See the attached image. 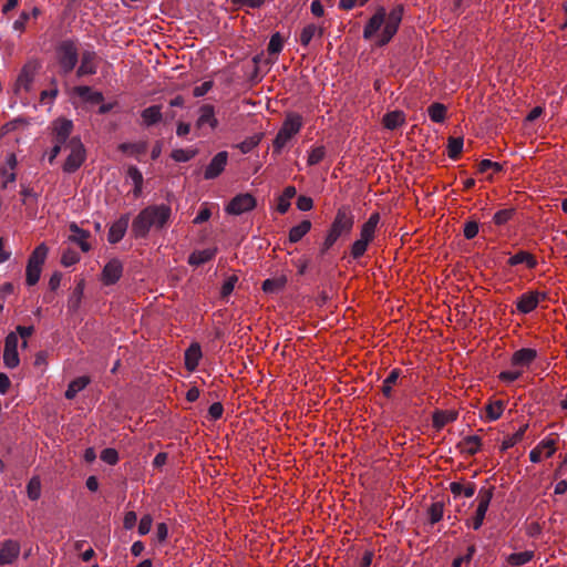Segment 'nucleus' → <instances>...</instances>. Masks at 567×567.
I'll return each mask as SVG.
<instances>
[{"instance_id":"obj_1","label":"nucleus","mask_w":567,"mask_h":567,"mask_svg":"<svg viewBox=\"0 0 567 567\" xmlns=\"http://www.w3.org/2000/svg\"><path fill=\"white\" fill-rule=\"evenodd\" d=\"M404 14L403 4L394 6L389 12L384 7H378L363 29V39L375 38L378 47H384L391 42L396 34Z\"/></svg>"},{"instance_id":"obj_2","label":"nucleus","mask_w":567,"mask_h":567,"mask_svg":"<svg viewBox=\"0 0 567 567\" xmlns=\"http://www.w3.org/2000/svg\"><path fill=\"white\" fill-rule=\"evenodd\" d=\"M302 127V117L297 113H288L282 126L272 142V154L279 155L288 143Z\"/></svg>"},{"instance_id":"obj_3","label":"nucleus","mask_w":567,"mask_h":567,"mask_svg":"<svg viewBox=\"0 0 567 567\" xmlns=\"http://www.w3.org/2000/svg\"><path fill=\"white\" fill-rule=\"evenodd\" d=\"M55 51L61 73L64 75L71 73L79 61L76 41L72 39L62 40L56 45Z\"/></svg>"},{"instance_id":"obj_4","label":"nucleus","mask_w":567,"mask_h":567,"mask_svg":"<svg viewBox=\"0 0 567 567\" xmlns=\"http://www.w3.org/2000/svg\"><path fill=\"white\" fill-rule=\"evenodd\" d=\"M354 225V215L349 206H341L334 216V219L327 233L330 237L338 240L343 236L351 234Z\"/></svg>"},{"instance_id":"obj_5","label":"nucleus","mask_w":567,"mask_h":567,"mask_svg":"<svg viewBox=\"0 0 567 567\" xmlns=\"http://www.w3.org/2000/svg\"><path fill=\"white\" fill-rule=\"evenodd\" d=\"M48 255V247L45 244H40L35 249L32 251L28 259L27 265V284L28 286H34L41 276L42 265L45 261Z\"/></svg>"},{"instance_id":"obj_6","label":"nucleus","mask_w":567,"mask_h":567,"mask_svg":"<svg viewBox=\"0 0 567 567\" xmlns=\"http://www.w3.org/2000/svg\"><path fill=\"white\" fill-rule=\"evenodd\" d=\"M70 154L63 164V171L68 174L76 172L86 158V151L79 137H71L68 143Z\"/></svg>"},{"instance_id":"obj_7","label":"nucleus","mask_w":567,"mask_h":567,"mask_svg":"<svg viewBox=\"0 0 567 567\" xmlns=\"http://www.w3.org/2000/svg\"><path fill=\"white\" fill-rule=\"evenodd\" d=\"M494 495V487H482L477 495L478 505L472 522V527L477 530L482 527L486 512Z\"/></svg>"},{"instance_id":"obj_8","label":"nucleus","mask_w":567,"mask_h":567,"mask_svg":"<svg viewBox=\"0 0 567 567\" xmlns=\"http://www.w3.org/2000/svg\"><path fill=\"white\" fill-rule=\"evenodd\" d=\"M257 205L256 198L249 194L236 195L226 206L225 210L229 215H241L244 213L252 210Z\"/></svg>"},{"instance_id":"obj_9","label":"nucleus","mask_w":567,"mask_h":567,"mask_svg":"<svg viewBox=\"0 0 567 567\" xmlns=\"http://www.w3.org/2000/svg\"><path fill=\"white\" fill-rule=\"evenodd\" d=\"M150 212V224L155 230L165 228L172 216V208L168 205H150L146 207Z\"/></svg>"},{"instance_id":"obj_10","label":"nucleus","mask_w":567,"mask_h":567,"mask_svg":"<svg viewBox=\"0 0 567 567\" xmlns=\"http://www.w3.org/2000/svg\"><path fill=\"white\" fill-rule=\"evenodd\" d=\"M73 130L72 121L60 117L52 123V142L53 145L62 147L66 142L69 143L70 135Z\"/></svg>"},{"instance_id":"obj_11","label":"nucleus","mask_w":567,"mask_h":567,"mask_svg":"<svg viewBox=\"0 0 567 567\" xmlns=\"http://www.w3.org/2000/svg\"><path fill=\"white\" fill-rule=\"evenodd\" d=\"M3 362L9 369H14L20 363L18 353V337L14 332L8 333L4 339Z\"/></svg>"},{"instance_id":"obj_12","label":"nucleus","mask_w":567,"mask_h":567,"mask_svg":"<svg viewBox=\"0 0 567 567\" xmlns=\"http://www.w3.org/2000/svg\"><path fill=\"white\" fill-rule=\"evenodd\" d=\"M150 212H147V208L145 207L133 219L131 234L135 239L147 238L150 230L153 228L150 224Z\"/></svg>"},{"instance_id":"obj_13","label":"nucleus","mask_w":567,"mask_h":567,"mask_svg":"<svg viewBox=\"0 0 567 567\" xmlns=\"http://www.w3.org/2000/svg\"><path fill=\"white\" fill-rule=\"evenodd\" d=\"M123 275V264L120 259H111L103 268L101 280L105 286L115 285Z\"/></svg>"},{"instance_id":"obj_14","label":"nucleus","mask_w":567,"mask_h":567,"mask_svg":"<svg viewBox=\"0 0 567 567\" xmlns=\"http://www.w3.org/2000/svg\"><path fill=\"white\" fill-rule=\"evenodd\" d=\"M546 297H547L546 292H538V291L525 292L518 298V300L516 302L517 311L520 313L527 315L537 308L540 299H545Z\"/></svg>"},{"instance_id":"obj_15","label":"nucleus","mask_w":567,"mask_h":567,"mask_svg":"<svg viewBox=\"0 0 567 567\" xmlns=\"http://www.w3.org/2000/svg\"><path fill=\"white\" fill-rule=\"evenodd\" d=\"M228 161V153L221 151L217 153L207 165L204 177L205 179H214L218 177L225 169Z\"/></svg>"},{"instance_id":"obj_16","label":"nucleus","mask_w":567,"mask_h":567,"mask_svg":"<svg viewBox=\"0 0 567 567\" xmlns=\"http://www.w3.org/2000/svg\"><path fill=\"white\" fill-rule=\"evenodd\" d=\"M130 215L123 214L109 229L107 240L110 244H117L123 239L128 228Z\"/></svg>"},{"instance_id":"obj_17","label":"nucleus","mask_w":567,"mask_h":567,"mask_svg":"<svg viewBox=\"0 0 567 567\" xmlns=\"http://www.w3.org/2000/svg\"><path fill=\"white\" fill-rule=\"evenodd\" d=\"M20 554V544L17 540L7 539L0 547V566L14 563Z\"/></svg>"},{"instance_id":"obj_18","label":"nucleus","mask_w":567,"mask_h":567,"mask_svg":"<svg viewBox=\"0 0 567 567\" xmlns=\"http://www.w3.org/2000/svg\"><path fill=\"white\" fill-rule=\"evenodd\" d=\"M537 355L538 353L535 349L522 348L513 353L511 364L514 368H528Z\"/></svg>"},{"instance_id":"obj_19","label":"nucleus","mask_w":567,"mask_h":567,"mask_svg":"<svg viewBox=\"0 0 567 567\" xmlns=\"http://www.w3.org/2000/svg\"><path fill=\"white\" fill-rule=\"evenodd\" d=\"M96 53L94 51H84L81 56V64L76 70V76L93 75L97 71L95 64Z\"/></svg>"},{"instance_id":"obj_20","label":"nucleus","mask_w":567,"mask_h":567,"mask_svg":"<svg viewBox=\"0 0 567 567\" xmlns=\"http://www.w3.org/2000/svg\"><path fill=\"white\" fill-rule=\"evenodd\" d=\"M69 228L72 233L69 240L79 245L82 251L87 252L91 249V245L87 243L90 233L80 228L75 223L70 224Z\"/></svg>"},{"instance_id":"obj_21","label":"nucleus","mask_w":567,"mask_h":567,"mask_svg":"<svg viewBox=\"0 0 567 567\" xmlns=\"http://www.w3.org/2000/svg\"><path fill=\"white\" fill-rule=\"evenodd\" d=\"M202 358V349L198 343H192L185 351V368L193 372L197 369L199 360Z\"/></svg>"},{"instance_id":"obj_22","label":"nucleus","mask_w":567,"mask_h":567,"mask_svg":"<svg viewBox=\"0 0 567 567\" xmlns=\"http://www.w3.org/2000/svg\"><path fill=\"white\" fill-rule=\"evenodd\" d=\"M147 148L148 143L146 141H141L137 143H122L118 145V151L130 156H134L138 161H142L141 157L146 154Z\"/></svg>"},{"instance_id":"obj_23","label":"nucleus","mask_w":567,"mask_h":567,"mask_svg":"<svg viewBox=\"0 0 567 567\" xmlns=\"http://www.w3.org/2000/svg\"><path fill=\"white\" fill-rule=\"evenodd\" d=\"M457 415L456 411L436 410L432 416V425L436 431H441L446 424L454 422Z\"/></svg>"},{"instance_id":"obj_24","label":"nucleus","mask_w":567,"mask_h":567,"mask_svg":"<svg viewBox=\"0 0 567 567\" xmlns=\"http://www.w3.org/2000/svg\"><path fill=\"white\" fill-rule=\"evenodd\" d=\"M206 124H208L213 130L218 125V121L215 117L214 106L210 104H204L199 109V117L196 123L198 127H203Z\"/></svg>"},{"instance_id":"obj_25","label":"nucleus","mask_w":567,"mask_h":567,"mask_svg":"<svg viewBox=\"0 0 567 567\" xmlns=\"http://www.w3.org/2000/svg\"><path fill=\"white\" fill-rule=\"evenodd\" d=\"M35 72H37V64L32 63V62L27 63L22 68L21 72L18 76V80H17L18 85L22 86L25 91H29L30 86L33 82Z\"/></svg>"},{"instance_id":"obj_26","label":"nucleus","mask_w":567,"mask_h":567,"mask_svg":"<svg viewBox=\"0 0 567 567\" xmlns=\"http://www.w3.org/2000/svg\"><path fill=\"white\" fill-rule=\"evenodd\" d=\"M507 264L512 267L525 264L528 269H534L537 266V259L533 254L519 250L507 260Z\"/></svg>"},{"instance_id":"obj_27","label":"nucleus","mask_w":567,"mask_h":567,"mask_svg":"<svg viewBox=\"0 0 567 567\" xmlns=\"http://www.w3.org/2000/svg\"><path fill=\"white\" fill-rule=\"evenodd\" d=\"M482 445V440L478 435H470L464 437L458 444L457 449L462 453H466L468 455H475L480 450Z\"/></svg>"},{"instance_id":"obj_28","label":"nucleus","mask_w":567,"mask_h":567,"mask_svg":"<svg viewBox=\"0 0 567 567\" xmlns=\"http://www.w3.org/2000/svg\"><path fill=\"white\" fill-rule=\"evenodd\" d=\"M380 221V215L379 213H372L368 220L362 225L360 237L363 239H367L369 241H372L374 238L375 229L378 227V224Z\"/></svg>"},{"instance_id":"obj_29","label":"nucleus","mask_w":567,"mask_h":567,"mask_svg":"<svg viewBox=\"0 0 567 567\" xmlns=\"http://www.w3.org/2000/svg\"><path fill=\"white\" fill-rule=\"evenodd\" d=\"M217 254V248H207L204 250H196L188 257V264L192 266H200L212 260Z\"/></svg>"},{"instance_id":"obj_30","label":"nucleus","mask_w":567,"mask_h":567,"mask_svg":"<svg viewBox=\"0 0 567 567\" xmlns=\"http://www.w3.org/2000/svg\"><path fill=\"white\" fill-rule=\"evenodd\" d=\"M91 382V379L86 375H83V377H79L74 380H72L69 385H68V389L65 391V398L68 400H73L76 394L84 390L86 388V385Z\"/></svg>"},{"instance_id":"obj_31","label":"nucleus","mask_w":567,"mask_h":567,"mask_svg":"<svg viewBox=\"0 0 567 567\" xmlns=\"http://www.w3.org/2000/svg\"><path fill=\"white\" fill-rule=\"evenodd\" d=\"M143 122L146 126H152L162 120V106L152 105L144 109L141 113Z\"/></svg>"},{"instance_id":"obj_32","label":"nucleus","mask_w":567,"mask_h":567,"mask_svg":"<svg viewBox=\"0 0 567 567\" xmlns=\"http://www.w3.org/2000/svg\"><path fill=\"white\" fill-rule=\"evenodd\" d=\"M405 122V115L402 111H392L383 116V125L388 130H396Z\"/></svg>"},{"instance_id":"obj_33","label":"nucleus","mask_w":567,"mask_h":567,"mask_svg":"<svg viewBox=\"0 0 567 567\" xmlns=\"http://www.w3.org/2000/svg\"><path fill=\"white\" fill-rule=\"evenodd\" d=\"M297 194L295 186H287L282 194L278 197L277 210L280 214H286L290 207V199Z\"/></svg>"},{"instance_id":"obj_34","label":"nucleus","mask_w":567,"mask_h":567,"mask_svg":"<svg viewBox=\"0 0 567 567\" xmlns=\"http://www.w3.org/2000/svg\"><path fill=\"white\" fill-rule=\"evenodd\" d=\"M534 556H535V554L532 550L513 553L507 556L506 561L512 567H519V566H523V565L529 563L530 560H533Z\"/></svg>"},{"instance_id":"obj_35","label":"nucleus","mask_w":567,"mask_h":567,"mask_svg":"<svg viewBox=\"0 0 567 567\" xmlns=\"http://www.w3.org/2000/svg\"><path fill=\"white\" fill-rule=\"evenodd\" d=\"M311 229V221L308 219L302 220L300 224L293 226L289 231V241L298 243Z\"/></svg>"},{"instance_id":"obj_36","label":"nucleus","mask_w":567,"mask_h":567,"mask_svg":"<svg viewBox=\"0 0 567 567\" xmlns=\"http://www.w3.org/2000/svg\"><path fill=\"white\" fill-rule=\"evenodd\" d=\"M400 374H401L400 369H393V370H391L389 375L384 379V381L382 383L381 391H382V394L386 399L392 398V386L398 382Z\"/></svg>"},{"instance_id":"obj_37","label":"nucleus","mask_w":567,"mask_h":567,"mask_svg":"<svg viewBox=\"0 0 567 567\" xmlns=\"http://www.w3.org/2000/svg\"><path fill=\"white\" fill-rule=\"evenodd\" d=\"M463 137H449L447 140V155L451 159L456 161L463 151Z\"/></svg>"},{"instance_id":"obj_38","label":"nucleus","mask_w":567,"mask_h":567,"mask_svg":"<svg viewBox=\"0 0 567 567\" xmlns=\"http://www.w3.org/2000/svg\"><path fill=\"white\" fill-rule=\"evenodd\" d=\"M430 118L435 123H442L446 116V107L442 103H433L429 106Z\"/></svg>"},{"instance_id":"obj_39","label":"nucleus","mask_w":567,"mask_h":567,"mask_svg":"<svg viewBox=\"0 0 567 567\" xmlns=\"http://www.w3.org/2000/svg\"><path fill=\"white\" fill-rule=\"evenodd\" d=\"M527 427H528V425L525 424V425L520 426L513 435L507 436L503 441L501 450L506 451V450L513 447L514 445H516L519 441H522Z\"/></svg>"},{"instance_id":"obj_40","label":"nucleus","mask_w":567,"mask_h":567,"mask_svg":"<svg viewBox=\"0 0 567 567\" xmlns=\"http://www.w3.org/2000/svg\"><path fill=\"white\" fill-rule=\"evenodd\" d=\"M83 291H84V280L82 279L76 285V287L74 288L71 297L69 298V302H68L69 309L75 311L80 307V303H81V300H82V296H83Z\"/></svg>"},{"instance_id":"obj_41","label":"nucleus","mask_w":567,"mask_h":567,"mask_svg":"<svg viewBox=\"0 0 567 567\" xmlns=\"http://www.w3.org/2000/svg\"><path fill=\"white\" fill-rule=\"evenodd\" d=\"M286 285L285 278H270L262 282V290L267 293H274L284 289Z\"/></svg>"},{"instance_id":"obj_42","label":"nucleus","mask_w":567,"mask_h":567,"mask_svg":"<svg viewBox=\"0 0 567 567\" xmlns=\"http://www.w3.org/2000/svg\"><path fill=\"white\" fill-rule=\"evenodd\" d=\"M429 520L432 525L439 523L444 515V505L441 502L433 503L427 509Z\"/></svg>"},{"instance_id":"obj_43","label":"nucleus","mask_w":567,"mask_h":567,"mask_svg":"<svg viewBox=\"0 0 567 567\" xmlns=\"http://www.w3.org/2000/svg\"><path fill=\"white\" fill-rule=\"evenodd\" d=\"M262 134H255L252 136L247 137L241 143L238 144V148L243 154H247L252 151L261 141Z\"/></svg>"},{"instance_id":"obj_44","label":"nucleus","mask_w":567,"mask_h":567,"mask_svg":"<svg viewBox=\"0 0 567 567\" xmlns=\"http://www.w3.org/2000/svg\"><path fill=\"white\" fill-rule=\"evenodd\" d=\"M317 30H318V27L316 24H313V23L307 24L300 33V38H299L300 44L302 47H308L310 44L311 40L316 37Z\"/></svg>"},{"instance_id":"obj_45","label":"nucleus","mask_w":567,"mask_h":567,"mask_svg":"<svg viewBox=\"0 0 567 567\" xmlns=\"http://www.w3.org/2000/svg\"><path fill=\"white\" fill-rule=\"evenodd\" d=\"M503 411H504V404L502 401H496V402L489 403L485 408L486 417L489 421H496L497 419H499Z\"/></svg>"},{"instance_id":"obj_46","label":"nucleus","mask_w":567,"mask_h":567,"mask_svg":"<svg viewBox=\"0 0 567 567\" xmlns=\"http://www.w3.org/2000/svg\"><path fill=\"white\" fill-rule=\"evenodd\" d=\"M197 154V151L196 150H183V148H177V150H174L172 153H171V157L175 161V162H181V163H185V162H188L190 161L192 158H194Z\"/></svg>"},{"instance_id":"obj_47","label":"nucleus","mask_w":567,"mask_h":567,"mask_svg":"<svg viewBox=\"0 0 567 567\" xmlns=\"http://www.w3.org/2000/svg\"><path fill=\"white\" fill-rule=\"evenodd\" d=\"M515 215V208H505L496 212L493 216V221L497 226L505 225Z\"/></svg>"},{"instance_id":"obj_48","label":"nucleus","mask_w":567,"mask_h":567,"mask_svg":"<svg viewBox=\"0 0 567 567\" xmlns=\"http://www.w3.org/2000/svg\"><path fill=\"white\" fill-rule=\"evenodd\" d=\"M28 497L31 501H37L41 496V482L39 477H32L27 485Z\"/></svg>"},{"instance_id":"obj_49","label":"nucleus","mask_w":567,"mask_h":567,"mask_svg":"<svg viewBox=\"0 0 567 567\" xmlns=\"http://www.w3.org/2000/svg\"><path fill=\"white\" fill-rule=\"evenodd\" d=\"M370 243L371 241L363 239L361 237L358 240H355L351 246V256L353 257V259L361 258L367 251Z\"/></svg>"},{"instance_id":"obj_50","label":"nucleus","mask_w":567,"mask_h":567,"mask_svg":"<svg viewBox=\"0 0 567 567\" xmlns=\"http://www.w3.org/2000/svg\"><path fill=\"white\" fill-rule=\"evenodd\" d=\"M284 48V40L279 32H276L271 35L270 41L268 43V52L269 54H279Z\"/></svg>"},{"instance_id":"obj_51","label":"nucleus","mask_w":567,"mask_h":567,"mask_svg":"<svg viewBox=\"0 0 567 567\" xmlns=\"http://www.w3.org/2000/svg\"><path fill=\"white\" fill-rule=\"evenodd\" d=\"M79 260H80L79 252L71 248L65 249L61 257V264L64 267H70L72 265L76 264Z\"/></svg>"},{"instance_id":"obj_52","label":"nucleus","mask_w":567,"mask_h":567,"mask_svg":"<svg viewBox=\"0 0 567 567\" xmlns=\"http://www.w3.org/2000/svg\"><path fill=\"white\" fill-rule=\"evenodd\" d=\"M326 156V150L323 146L312 148L308 155V165L313 166L319 164Z\"/></svg>"},{"instance_id":"obj_53","label":"nucleus","mask_w":567,"mask_h":567,"mask_svg":"<svg viewBox=\"0 0 567 567\" xmlns=\"http://www.w3.org/2000/svg\"><path fill=\"white\" fill-rule=\"evenodd\" d=\"M237 281H238V277L235 276V275L228 277L224 281V284L221 286V289H220V297L223 299H226V298H228L231 295V292L234 291V288H235V285H236Z\"/></svg>"},{"instance_id":"obj_54","label":"nucleus","mask_w":567,"mask_h":567,"mask_svg":"<svg viewBox=\"0 0 567 567\" xmlns=\"http://www.w3.org/2000/svg\"><path fill=\"white\" fill-rule=\"evenodd\" d=\"M537 447L542 452L545 451L546 457H550L556 451V441L554 439L546 437L538 443Z\"/></svg>"},{"instance_id":"obj_55","label":"nucleus","mask_w":567,"mask_h":567,"mask_svg":"<svg viewBox=\"0 0 567 567\" xmlns=\"http://www.w3.org/2000/svg\"><path fill=\"white\" fill-rule=\"evenodd\" d=\"M101 460L110 465H115L118 462V453L115 449L107 447L101 452Z\"/></svg>"},{"instance_id":"obj_56","label":"nucleus","mask_w":567,"mask_h":567,"mask_svg":"<svg viewBox=\"0 0 567 567\" xmlns=\"http://www.w3.org/2000/svg\"><path fill=\"white\" fill-rule=\"evenodd\" d=\"M476 553V547L475 545H471L467 547V551L464 556H460V557H456L453 563H452V567H462V564L463 563H470L474 556V554Z\"/></svg>"},{"instance_id":"obj_57","label":"nucleus","mask_w":567,"mask_h":567,"mask_svg":"<svg viewBox=\"0 0 567 567\" xmlns=\"http://www.w3.org/2000/svg\"><path fill=\"white\" fill-rule=\"evenodd\" d=\"M488 169H493L495 173H498L503 169V165L497 162H492L491 159H482L478 164V172L485 173Z\"/></svg>"},{"instance_id":"obj_58","label":"nucleus","mask_w":567,"mask_h":567,"mask_svg":"<svg viewBox=\"0 0 567 567\" xmlns=\"http://www.w3.org/2000/svg\"><path fill=\"white\" fill-rule=\"evenodd\" d=\"M523 374L522 370H506L502 371L498 375L499 380L506 383H512L518 380Z\"/></svg>"},{"instance_id":"obj_59","label":"nucleus","mask_w":567,"mask_h":567,"mask_svg":"<svg viewBox=\"0 0 567 567\" xmlns=\"http://www.w3.org/2000/svg\"><path fill=\"white\" fill-rule=\"evenodd\" d=\"M463 233L466 239H473L478 234V223L475 220L466 221Z\"/></svg>"},{"instance_id":"obj_60","label":"nucleus","mask_w":567,"mask_h":567,"mask_svg":"<svg viewBox=\"0 0 567 567\" xmlns=\"http://www.w3.org/2000/svg\"><path fill=\"white\" fill-rule=\"evenodd\" d=\"M212 216V212L209 209V207L207 206V204H204L197 216L194 218L193 223L196 224V225H199V224H203L205 221H207Z\"/></svg>"},{"instance_id":"obj_61","label":"nucleus","mask_w":567,"mask_h":567,"mask_svg":"<svg viewBox=\"0 0 567 567\" xmlns=\"http://www.w3.org/2000/svg\"><path fill=\"white\" fill-rule=\"evenodd\" d=\"M152 523H153V519H152L151 515H144L141 518L140 524H138V534L142 536L148 534L152 528Z\"/></svg>"},{"instance_id":"obj_62","label":"nucleus","mask_w":567,"mask_h":567,"mask_svg":"<svg viewBox=\"0 0 567 567\" xmlns=\"http://www.w3.org/2000/svg\"><path fill=\"white\" fill-rule=\"evenodd\" d=\"M33 332H34L33 326H29V327L18 326L16 328L14 333H17V337L20 336L23 339L22 347L25 348L28 344L25 339L29 338L30 336H32Z\"/></svg>"},{"instance_id":"obj_63","label":"nucleus","mask_w":567,"mask_h":567,"mask_svg":"<svg viewBox=\"0 0 567 567\" xmlns=\"http://www.w3.org/2000/svg\"><path fill=\"white\" fill-rule=\"evenodd\" d=\"M127 176L132 179V182L134 183V186H138L140 184H143V175L136 166L128 167Z\"/></svg>"},{"instance_id":"obj_64","label":"nucleus","mask_w":567,"mask_h":567,"mask_svg":"<svg viewBox=\"0 0 567 567\" xmlns=\"http://www.w3.org/2000/svg\"><path fill=\"white\" fill-rule=\"evenodd\" d=\"M297 207L299 210L308 212L313 207V200L308 196H299L297 199Z\"/></svg>"}]
</instances>
